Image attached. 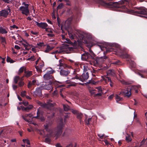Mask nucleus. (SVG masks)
Masks as SVG:
<instances>
[{"mask_svg":"<svg viewBox=\"0 0 147 147\" xmlns=\"http://www.w3.org/2000/svg\"><path fill=\"white\" fill-rule=\"evenodd\" d=\"M80 14V13H76L75 16H71L68 18L65 22V29L67 32L69 37L72 41H71L69 38H66L65 42L71 45V47H67L68 48V49L70 51L74 52L77 51L79 47L77 45L76 41L74 40L76 38L77 36L74 32V31L71 26V24L72 21L77 22L78 20H79V16Z\"/></svg>","mask_w":147,"mask_h":147,"instance_id":"f257e3e1","label":"nucleus"},{"mask_svg":"<svg viewBox=\"0 0 147 147\" xmlns=\"http://www.w3.org/2000/svg\"><path fill=\"white\" fill-rule=\"evenodd\" d=\"M112 51V49H107L106 52L104 53V56L100 57H96V55L91 50L89 52H85L82 55L81 59L82 60L90 61V64L95 66H97L100 64L102 63L104 61L108 58V57L106 55V53L109 51Z\"/></svg>","mask_w":147,"mask_h":147,"instance_id":"f03ea898","label":"nucleus"},{"mask_svg":"<svg viewBox=\"0 0 147 147\" xmlns=\"http://www.w3.org/2000/svg\"><path fill=\"white\" fill-rule=\"evenodd\" d=\"M130 0H122V1L118 2L108 3L103 0H100L99 3L102 6L107 8H120L124 9H127L128 8L127 7L126 8L125 5H122V4L125 2L129 3L130 2Z\"/></svg>","mask_w":147,"mask_h":147,"instance_id":"7ed1b4c3","label":"nucleus"},{"mask_svg":"<svg viewBox=\"0 0 147 147\" xmlns=\"http://www.w3.org/2000/svg\"><path fill=\"white\" fill-rule=\"evenodd\" d=\"M116 11L124 12L128 14L138 16L139 14L147 15V10H140V11H137L135 10H115Z\"/></svg>","mask_w":147,"mask_h":147,"instance_id":"20e7f679","label":"nucleus"},{"mask_svg":"<svg viewBox=\"0 0 147 147\" xmlns=\"http://www.w3.org/2000/svg\"><path fill=\"white\" fill-rule=\"evenodd\" d=\"M89 74L88 72L86 73H83L82 75L80 76L78 74L76 75L75 77L72 78V80L75 79L78 80H79L83 82L87 80L89 78Z\"/></svg>","mask_w":147,"mask_h":147,"instance_id":"39448f33","label":"nucleus"},{"mask_svg":"<svg viewBox=\"0 0 147 147\" xmlns=\"http://www.w3.org/2000/svg\"><path fill=\"white\" fill-rule=\"evenodd\" d=\"M96 89H94L90 90V92L94 97L100 96L102 95L103 93L101 87H96Z\"/></svg>","mask_w":147,"mask_h":147,"instance_id":"423d86ee","label":"nucleus"},{"mask_svg":"<svg viewBox=\"0 0 147 147\" xmlns=\"http://www.w3.org/2000/svg\"><path fill=\"white\" fill-rule=\"evenodd\" d=\"M131 89H130L129 88L123 89L121 92H120L119 94V95H123L125 97H129L131 95Z\"/></svg>","mask_w":147,"mask_h":147,"instance_id":"0eeeda50","label":"nucleus"},{"mask_svg":"<svg viewBox=\"0 0 147 147\" xmlns=\"http://www.w3.org/2000/svg\"><path fill=\"white\" fill-rule=\"evenodd\" d=\"M52 104H51L50 105L47 104H46L45 108H46L47 109V113L50 115H48V117L51 118H53L54 116V113L52 112L51 106H52Z\"/></svg>","mask_w":147,"mask_h":147,"instance_id":"6e6552de","label":"nucleus"},{"mask_svg":"<svg viewBox=\"0 0 147 147\" xmlns=\"http://www.w3.org/2000/svg\"><path fill=\"white\" fill-rule=\"evenodd\" d=\"M33 95L34 97H36L37 96L42 97V94L41 88H36V90L33 92Z\"/></svg>","mask_w":147,"mask_h":147,"instance_id":"1a4fd4ad","label":"nucleus"},{"mask_svg":"<svg viewBox=\"0 0 147 147\" xmlns=\"http://www.w3.org/2000/svg\"><path fill=\"white\" fill-rule=\"evenodd\" d=\"M63 128V123H61L57 127V132L55 133V136L57 137L59 136L62 133Z\"/></svg>","mask_w":147,"mask_h":147,"instance_id":"9d476101","label":"nucleus"},{"mask_svg":"<svg viewBox=\"0 0 147 147\" xmlns=\"http://www.w3.org/2000/svg\"><path fill=\"white\" fill-rule=\"evenodd\" d=\"M51 72L49 71L45 74L43 76L45 80H49V82L50 80H51V82H52L53 76L51 75Z\"/></svg>","mask_w":147,"mask_h":147,"instance_id":"9b49d317","label":"nucleus"},{"mask_svg":"<svg viewBox=\"0 0 147 147\" xmlns=\"http://www.w3.org/2000/svg\"><path fill=\"white\" fill-rule=\"evenodd\" d=\"M36 25L39 27L41 28L42 29H45L48 26V24L45 22L38 23V22H35Z\"/></svg>","mask_w":147,"mask_h":147,"instance_id":"f8f14e48","label":"nucleus"},{"mask_svg":"<svg viewBox=\"0 0 147 147\" xmlns=\"http://www.w3.org/2000/svg\"><path fill=\"white\" fill-rule=\"evenodd\" d=\"M118 52L121 54L120 57L123 58H129L130 56L129 55L126 54H124V51L120 49L118 51Z\"/></svg>","mask_w":147,"mask_h":147,"instance_id":"ddd939ff","label":"nucleus"},{"mask_svg":"<svg viewBox=\"0 0 147 147\" xmlns=\"http://www.w3.org/2000/svg\"><path fill=\"white\" fill-rule=\"evenodd\" d=\"M60 67L61 68H68L69 67V66L67 64H66L64 62V60L63 59H61L59 61Z\"/></svg>","mask_w":147,"mask_h":147,"instance_id":"4468645a","label":"nucleus"},{"mask_svg":"<svg viewBox=\"0 0 147 147\" xmlns=\"http://www.w3.org/2000/svg\"><path fill=\"white\" fill-rule=\"evenodd\" d=\"M7 10H2L0 11V16H3L4 17H6L9 13V12L7 11ZM8 10L10 11H11V10Z\"/></svg>","mask_w":147,"mask_h":147,"instance_id":"2eb2a0df","label":"nucleus"},{"mask_svg":"<svg viewBox=\"0 0 147 147\" xmlns=\"http://www.w3.org/2000/svg\"><path fill=\"white\" fill-rule=\"evenodd\" d=\"M9 30L8 28L2 26L0 27V33L2 34H6Z\"/></svg>","mask_w":147,"mask_h":147,"instance_id":"dca6fc26","label":"nucleus"},{"mask_svg":"<svg viewBox=\"0 0 147 147\" xmlns=\"http://www.w3.org/2000/svg\"><path fill=\"white\" fill-rule=\"evenodd\" d=\"M52 83V82H51V80H50L49 82V84L47 85L45 84L43 86V88L45 90H50L51 89V84Z\"/></svg>","mask_w":147,"mask_h":147,"instance_id":"f3484780","label":"nucleus"},{"mask_svg":"<svg viewBox=\"0 0 147 147\" xmlns=\"http://www.w3.org/2000/svg\"><path fill=\"white\" fill-rule=\"evenodd\" d=\"M70 73L69 70H64L61 69L60 71V74L61 75L63 76H67Z\"/></svg>","mask_w":147,"mask_h":147,"instance_id":"a211bd4d","label":"nucleus"},{"mask_svg":"<svg viewBox=\"0 0 147 147\" xmlns=\"http://www.w3.org/2000/svg\"><path fill=\"white\" fill-rule=\"evenodd\" d=\"M78 35L79 37H80V39H82L83 40H84L85 43L87 44H89V42L88 40H84V36L83 35V34L79 33V34H78Z\"/></svg>","mask_w":147,"mask_h":147,"instance_id":"6ab92c4d","label":"nucleus"},{"mask_svg":"<svg viewBox=\"0 0 147 147\" xmlns=\"http://www.w3.org/2000/svg\"><path fill=\"white\" fill-rule=\"evenodd\" d=\"M84 121L86 124L88 126L92 124L93 123L92 118H89L88 119H85Z\"/></svg>","mask_w":147,"mask_h":147,"instance_id":"aec40b11","label":"nucleus"},{"mask_svg":"<svg viewBox=\"0 0 147 147\" xmlns=\"http://www.w3.org/2000/svg\"><path fill=\"white\" fill-rule=\"evenodd\" d=\"M24 76L27 78H28L32 74V71H24Z\"/></svg>","mask_w":147,"mask_h":147,"instance_id":"412c9836","label":"nucleus"},{"mask_svg":"<svg viewBox=\"0 0 147 147\" xmlns=\"http://www.w3.org/2000/svg\"><path fill=\"white\" fill-rule=\"evenodd\" d=\"M6 136V130H2L0 133V137L1 138H4Z\"/></svg>","mask_w":147,"mask_h":147,"instance_id":"4be33fe9","label":"nucleus"},{"mask_svg":"<svg viewBox=\"0 0 147 147\" xmlns=\"http://www.w3.org/2000/svg\"><path fill=\"white\" fill-rule=\"evenodd\" d=\"M115 98L116 100V101L118 103H119V102L120 101H122L123 100L122 98L121 97L119 96L118 94H116L115 96Z\"/></svg>","mask_w":147,"mask_h":147,"instance_id":"5701e85b","label":"nucleus"},{"mask_svg":"<svg viewBox=\"0 0 147 147\" xmlns=\"http://www.w3.org/2000/svg\"><path fill=\"white\" fill-rule=\"evenodd\" d=\"M103 80H104L105 82H110L112 83V81L111 80V78L109 77H102Z\"/></svg>","mask_w":147,"mask_h":147,"instance_id":"b1692460","label":"nucleus"},{"mask_svg":"<svg viewBox=\"0 0 147 147\" xmlns=\"http://www.w3.org/2000/svg\"><path fill=\"white\" fill-rule=\"evenodd\" d=\"M83 114L81 113H78L77 114V118L79 120L80 122L81 123L82 122L81 119L83 117Z\"/></svg>","mask_w":147,"mask_h":147,"instance_id":"393cba45","label":"nucleus"},{"mask_svg":"<svg viewBox=\"0 0 147 147\" xmlns=\"http://www.w3.org/2000/svg\"><path fill=\"white\" fill-rule=\"evenodd\" d=\"M20 10L23 14H25L26 16H28L30 13L29 10Z\"/></svg>","mask_w":147,"mask_h":147,"instance_id":"a878e982","label":"nucleus"},{"mask_svg":"<svg viewBox=\"0 0 147 147\" xmlns=\"http://www.w3.org/2000/svg\"><path fill=\"white\" fill-rule=\"evenodd\" d=\"M60 84H61V83L60 82L58 81H56L54 83L55 86L57 88L63 87V85H60Z\"/></svg>","mask_w":147,"mask_h":147,"instance_id":"bb28decb","label":"nucleus"},{"mask_svg":"<svg viewBox=\"0 0 147 147\" xmlns=\"http://www.w3.org/2000/svg\"><path fill=\"white\" fill-rule=\"evenodd\" d=\"M130 66L132 68H134L136 66V64L135 62L131 60H128Z\"/></svg>","mask_w":147,"mask_h":147,"instance_id":"cd10ccee","label":"nucleus"},{"mask_svg":"<svg viewBox=\"0 0 147 147\" xmlns=\"http://www.w3.org/2000/svg\"><path fill=\"white\" fill-rule=\"evenodd\" d=\"M43 112L42 111L40 110L39 109H37V115H38L40 117V115H43Z\"/></svg>","mask_w":147,"mask_h":147,"instance_id":"c85d7f7f","label":"nucleus"},{"mask_svg":"<svg viewBox=\"0 0 147 147\" xmlns=\"http://www.w3.org/2000/svg\"><path fill=\"white\" fill-rule=\"evenodd\" d=\"M23 6L22 7L23 8V9H28V5L25 2H23L22 3Z\"/></svg>","mask_w":147,"mask_h":147,"instance_id":"c756f323","label":"nucleus"},{"mask_svg":"<svg viewBox=\"0 0 147 147\" xmlns=\"http://www.w3.org/2000/svg\"><path fill=\"white\" fill-rule=\"evenodd\" d=\"M108 73L113 76H115V71L113 70H109Z\"/></svg>","mask_w":147,"mask_h":147,"instance_id":"7c9ffc66","label":"nucleus"},{"mask_svg":"<svg viewBox=\"0 0 147 147\" xmlns=\"http://www.w3.org/2000/svg\"><path fill=\"white\" fill-rule=\"evenodd\" d=\"M33 107V106L32 105H29L26 107V111L28 112L30 110L32 109Z\"/></svg>","mask_w":147,"mask_h":147,"instance_id":"2f4dec72","label":"nucleus"},{"mask_svg":"<svg viewBox=\"0 0 147 147\" xmlns=\"http://www.w3.org/2000/svg\"><path fill=\"white\" fill-rule=\"evenodd\" d=\"M20 78L19 76H16L15 77L14 79V82L15 84H17L18 83V81L20 80Z\"/></svg>","mask_w":147,"mask_h":147,"instance_id":"473e14b6","label":"nucleus"},{"mask_svg":"<svg viewBox=\"0 0 147 147\" xmlns=\"http://www.w3.org/2000/svg\"><path fill=\"white\" fill-rule=\"evenodd\" d=\"M6 61L7 62H10L11 63H13L14 62V61L11 59L9 56L7 57Z\"/></svg>","mask_w":147,"mask_h":147,"instance_id":"72a5a7b5","label":"nucleus"},{"mask_svg":"<svg viewBox=\"0 0 147 147\" xmlns=\"http://www.w3.org/2000/svg\"><path fill=\"white\" fill-rule=\"evenodd\" d=\"M64 110L65 111H68L69 109V107L68 105H63Z\"/></svg>","mask_w":147,"mask_h":147,"instance_id":"f704fd0d","label":"nucleus"},{"mask_svg":"<svg viewBox=\"0 0 147 147\" xmlns=\"http://www.w3.org/2000/svg\"><path fill=\"white\" fill-rule=\"evenodd\" d=\"M24 67H21L19 69V73L18 74L19 75H20V74L22 73L24 71Z\"/></svg>","mask_w":147,"mask_h":147,"instance_id":"c9c22d12","label":"nucleus"},{"mask_svg":"<svg viewBox=\"0 0 147 147\" xmlns=\"http://www.w3.org/2000/svg\"><path fill=\"white\" fill-rule=\"evenodd\" d=\"M49 125L48 124H47L46 125H44L45 129L47 131L49 132Z\"/></svg>","mask_w":147,"mask_h":147,"instance_id":"e433bc0d","label":"nucleus"},{"mask_svg":"<svg viewBox=\"0 0 147 147\" xmlns=\"http://www.w3.org/2000/svg\"><path fill=\"white\" fill-rule=\"evenodd\" d=\"M112 63L115 64V65H120L121 63V62L120 61L118 60L114 61L113 62V63Z\"/></svg>","mask_w":147,"mask_h":147,"instance_id":"4c0bfd02","label":"nucleus"},{"mask_svg":"<svg viewBox=\"0 0 147 147\" xmlns=\"http://www.w3.org/2000/svg\"><path fill=\"white\" fill-rule=\"evenodd\" d=\"M64 5L62 3L60 4L57 7V9H61L63 8Z\"/></svg>","mask_w":147,"mask_h":147,"instance_id":"58836bf2","label":"nucleus"},{"mask_svg":"<svg viewBox=\"0 0 147 147\" xmlns=\"http://www.w3.org/2000/svg\"><path fill=\"white\" fill-rule=\"evenodd\" d=\"M126 140L128 142H130L131 140V137L130 136H126Z\"/></svg>","mask_w":147,"mask_h":147,"instance_id":"ea45409f","label":"nucleus"},{"mask_svg":"<svg viewBox=\"0 0 147 147\" xmlns=\"http://www.w3.org/2000/svg\"><path fill=\"white\" fill-rule=\"evenodd\" d=\"M44 65V62L43 61H42V62L39 64V65L38 66L40 68L42 69V67H43Z\"/></svg>","mask_w":147,"mask_h":147,"instance_id":"a19ab883","label":"nucleus"},{"mask_svg":"<svg viewBox=\"0 0 147 147\" xmlns=\"http://www.w3.org/2000/svg\"><path fill=\"white\" fill-rule=\"evenodd\" d=\"M36 68L37 70V71L38 72H42L41 69L38 66H36Z\"/></svg>","mask_w":147,"mask_h":147,"instance_id":"79ce46f5","label":"nucleus"},{"mask_svg":"<svg viewBox=\"0 0 147 147\" xmlns=\"http://www.w3.org/2000/svg\"><path fill=\"white\" fill-rule=\"evenodd\" d=\"M26 91H22L21 93V95L22 97H24L26 96Z\"/></svg>","mask_w":147,"mask_h":147,"instance_id":"37998d69","label":"nucleus"},{"mask_svg":"<svg viewBox=\"0 0 147 147\" xmlns=\"http://www.w3.org/2000/svg\"><path fill=\"white\" fill-rule=\"evenodd\" d=\"M23 141L24 142H26L28 145L30 144V141L28 140L23 139Z\"/></svg>","mask_w":147,"mask_h":147,"instance_id":"c03bdc74","label":"nucleus"},{"mask_svg":"<svg viewBox=\"0 0 147 147\" xmlns=\"http://www.w3.org/2000/svg\"><path fill=\"white\" fill-rule=\"evenodd\" d=\"M24 84V82L22 81H20L18 83V85L20 87L23 86Z\"/></svg>","mask_w":147,"mask_h":147,"instance_id":"a18cd8bd","label":"nucleus"},{"mask_svg":"<svg viewBox=\"0 0 147 147\" xmlns=\"http://www.w3.org/2000/svg\"><path fill=\"white\" fill-rule=\"evenodd\" d=\"M32 83L31 82H29L28 83V84L27 87L28 88H30L32 86Z\"/></svg>","mask_w":147,"mask_h":147,"instance_id":"49530a36","label":"nucleus"},{"mask_svg":"<svg viewBox=\"0 0 147 147\" xmlns=\"http://www.w3.org/2000/svg\"><path fill=\"white\" fill-rule=\"evenodd\" d=\"M44 43L43 42H40L39 43H37V45L39 47H41L42 46L44 45Z\"/></svg>","mask_w":147,"mask_h":147,"instance_id":"de8ad7c7","label":"nucleus"},{"mask_svg":"<svg viewBox=\"0 0 147 147\" xmlns=\"http://www.w3.org/2000/svg\"><path fill=\"white\" fill-rule=\"evenodd\" d=\"M22 103L25 106H27L28 105V102L25 101H23Z\"/></svg>","mask_w":147,"mask_h":147,"instance_id":"09e8293b","label":"nucleus"},{"mask_svg":"<svg viewBox=\"0 0 147 147\" xmlns=\"http://www.w3.org/2000/svg\"><path fill=\"white\" fill-rule=\"evenodd\" d=\"M45 31L47 32H50V33H53L52 31L50 30L49 28H47L45 29Z\"/></svg>","mask_w":147,"mask_h":147,"instance_id":"8fccbe9b","label":"nucleus"},{"mask_svg":"<svg viewBox=\"0 0 147 147\" xmlns=\"http://www.w3.org/2000/svg\"><path fill=\"white\" fill-rule=\"evenodd\" d=\"M77 85V84L75 82H72L70 83L69 86H76Z\"/></svg>","mask_w":147,"mask_h":147,"instance_id":"3c124183","label":"nucleus"},{"mask_svg":"<svg viewBox=\"0 0 147 147\" xmlns=\"http://www.w3.org/2000/svg\"><path fill=\"white\" fill-rule=\"evenodd\" d=\"M72 10H67V14H71L73 13Z\"/></svg>","mask_w":147,"mask_h":147,"instance_id":"603ef678","label":"nucleus"},{"mask_svg":"<svg viewBox=\"0 0 147 147\" xmlns=\"http://www.w3.org/2000/svg\"><path fill=\"white\" fill-rule=\"evenodd\" d=\"M46 104L45 103H40V105L41 106L43 107L44 108H45V106L46 105Z\"/></svg>","mask_w":147,"mask_h":147,"instance_id":"864d4df0","label":"nucleus"},{"mask_svg":"<svg viewBox=\"0 0 147 147\" xmlns=\"http://www.w3.org/2000/svg\"><path fill=\"white\" fill-rule=\"evenodd\" d=\"M118 71L119 72V75H122L123 73L122 71L121 70L119 69L118 70Z\"/></svg>","mask_w":147,"mask_h":147,"instance_id":"5fc2aeb1","label":"nucleus"},{"mask_svg":"<svg viewBox=\"0 0 147 147\" xmlns=\"http://www.w3.org/2000/svg\"><path fill=\"white\" fill-rule=\"evenodd\" d=\"M98 136L100 138L102 139L105 136V135L104 134L101 135V134H98Z\"/></svg>","mask_w":147,"mask_h":147,"instance_id":"6e6d98bb","label":"nucleus"},{"mask_svg":"<svg viewBox=\"0 0 147 147\" xmlns=\"http://www.w3.org/2000/svg\"><path fill=\"white\" fill-rule=\"evenodd\" d=\"M46 48L49 51L53 49V48L51 47L49 45H47V48Z\"/></svg>","mask_w":147,"mask_h":147,"instance_id":"4d7b16f0","label":"nucleus"},{"mask_svg":"<svg viewBox=\"0 0 147 147\" xmlns=\"http://www.w3.org/2000/svg\"><path fill=\"white\" fill-rule=\"evenodd\" d=\"M5 3H10L11 1L9 0H2Z\"/></svg>","mask_w":147,"mask_h":147,"instance_id":"13d9d810","label":"nucleus"},{"mask_svg":"<svg viewBox=\"0 0 147 147\" xmlns=\"http://www.w3.org/2000/svg\"><path fill=\"white\" fill-rule=\"evenodd\" d=\"M104 142L106 145H108L109 144L111 145V144L110 143H109L108 141L107 140H105Z\"/></svg>","mask_w":147,"mask_h":147,"instance_id":"bf43d9fd","label":"nucleus"},{"mask_svg":"<svg viewBox=\"0 0 147 147\" xmlns=\"http://www.w3.org/2000/svg\"><path fill=\"white\" fill-rule=\"evenodd\" d=\"M31 33L32 34L34 35H36L38 34V32H34L33 31H32L31 32Z\"/></svg>","mask_w":147,"mask_h":147,"instance_id":"052dcab7","label":"nucleus"},{"mask_svg":"<svg viewBox=\"0 0 147 147\" xmlns=\"http://www.w3.org/2000/svg\"><path fill=\"white\" fill-rule=\"evenodd\" d=\"M21 109L23 110V111H26V107H24L23 106H21Z\"/></svg>","mask_w":147,"mask_h":147,"instance_id":"680f3d73","label":"nucleus"},{"mask_svg":"<svg viewBox=\"0 0 147 147\" xmlns=\"http://www.w3.org/2000/svg\"><path fill=\"white\" fill-rule=\"evenodd\" d=\"M114 97V94H111L109 96L108 98L110 100L112 99Z\"/></svg>","mask_w":147,"mask_h":147,"instance_id":"e2e57ef3","label":"nucleus"},{"mask_svg":"<svg viewBox=\"0 0 147 147\" xmlns=\"http://www.w3.org/2000/svg\"><path fill=\"white\" fill-rule=\"evenodd\" d=\"M11 27L12 28H16V29H18L19 28L18 27L16 26L15 25H13L12 26H11Z\"/></svg>","mask_w":147,"mask_h":147,"instance_id":"0e129e2a","label":"nucleus"},{"mask_svg":"<svg viewBox=\"0 0 147 147\" xmlns=\"http://www.w3.org/2000/svg\"><path fill=\"white\" fill-rule=\"evenodd\" d=\"M14 48L15 49L17 50L20 49V47L17 45H15V46Z\"/></svg>","mask_w":147,"mask_h":147,"instance_id":"69168bd1","label":"nucleus"},{"mask_svg":"<svg viewBox=\"0 0 147 147\" xmlns=\"http://www.w3.org/2000/svg\"><path fill=\"white\" fill-rule=\"evenodd\" d=\"M1 39L2 42L3 43L5 42V38L2 37H1Z\"/></svg>","mask_w":147,"mask_h":147,"instance_id":"338daca9","label":"nucleus"},{"mask_svg":"<svg viewBox=\"0 0 147 147\" xmlns=\"http://www.w3.org/2000/svg\"><path fill=\"white\" fill-rule=\"evenodd\" d=\"M45 141L47 142H50V140L49 138H46L45 139Z\"/></svg>","mask_w":147,"mask_h":147,"instance_id":"774afa93","label":"nucleus"}]
</instances>
